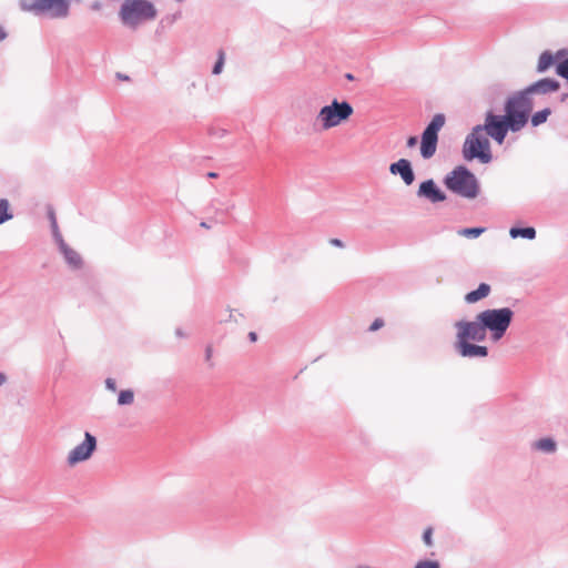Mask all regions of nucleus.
Instances as JSON below:
<instances>
[{
	"label": "nucleus",
	"instance_id": "nucleus-16",
	"mask_svg": "<svg viewBox=\"0 0 568 568\" xmlns=\"http://www.w3.org/2000/svg\"><path fill=\"white\" fill-rule=\"evenodd\" d=\"M509 234L514 239L521 236V237L532 240L536 236V231L534 227H525V229L513 227V229H510Z\"/></svg>",
	"mask_w": 568,
	"mask_h": 568
},
{
	"label": "nucleus",
	"instance_id": "nucleus-23",
	"mask_svg": "<svg viewBox=\"0 0 568 568\" xmlns=\"http://www.w3.org/2000/svg\"><path fill=\"white\" fill-rule=\"evenodd\" d=\"M224 60H225V53L223 50H220L219 51V59L213 68V73L214 74H219L222 72V68H223V64H224Z\"/></svg>",
	"mask_w": 568,
	"mask_h": 568
},
{
	"label": "nucleus",
	"instance_id": "nucleus-31",
	"mask_svg": "<svg viewBox=\"0 0 568 568\" xmlns=\"http://www.w3.org/2000/svg\"><path fill=\"white\" fill-rule=\"evenodd\" d=\"M248 338H250V341H251V342H253V343H254V342H256V341H257V335H256V333H255V332H251V333L248 334Z\"/></svg>",
	"mask_w": 568,
	"mask_h": 568
},
{
	"label": "nucleus",
	"instance_id": "nucleus-35",
	"mask_svg": "<svg viewBox=\"0 0 568 568\" xmlns=\"http://www.w3.org/2000/svg\"><path fill=\"white\" fill-rule=\"evenodd\" d=\"M52 223H53V225L55 226L57 221H55L54 216H52Z\"/></svg>",
	"mask_w": 568,
	"mask_h": 568
},
{
	"label": "nucleus",
	"instance_id": "nucleus-25",
	"mask_svg": "<svg viewBox=\"0 0 568 568\" xmlns=\"http://www.w3.org/2000/svg\"><path fill=\"white\" fill-rule=\"evenodd\" d=\"M432 536H433V529L430 527H428L427 529H425V531L423 534V540H424L425 545L428 547H430L433 545Z\"/></svg>",
	"mask_w": 568,
	"mask_h": 568
},
{
	"label": "nucleus",
	"instance_id": "nucleus-14",
	"mask_svg": "<svg viewBox=\"0 0 568 568\" xmlns=\"http://www.w3.org/2000/svg\"><path fill=\"white\" fill-rule=\"evenodd\" d=\"M568 54V51L565 49L558 50L556 54H552L550 51H545L540 54L538 59L537 70L539 72H544L549 69L556 60H559Z\"/></svg>",
	"mask_w": 568,
	"mask_h": 568
},
{
	"label": "nucleus",
	"instance_id": "nucleus-22",
	"mask_svg": "<svg viewBox=\"0 0 568 568\" xmlns=\"http://www.w3.org/2000/svg\"><path fill=\"white\" fill-rule=\"evenodd\" d=\"M134 400V393H120L118 397L119 405H131Z\"/></svg>",
	"mask_w": 568,
	"mask_h": 568
},
{
	"label": "nucleus",
	"instance_id": "nucleus-2",
	"mask_svg": "<svg viewBox=\"0 0 568 568\" xmlns=\"http://www.w3.org/2000/svg\"><path fill=\"white\" fill-rule=\"evenodd\" d=\"M559 89V82L554 79H541L536 83L529 85L527 89L516 92L510 95L504 105V110H508V105L514 103L515 109L524 114L523 128L528 123L530 113L534 108L531 95L534 93H548L555 92Z\"/></svg>",
	"mask_w": 568,
	"mask_h": 568
},
{
	"label": "nucleus",
	"instance_id": "nucleus-27",
	"mask_svg": "<svg viewBox=\"0 0 568 568\" xmlns=\"http://www.w3.org/2000/svg\"><path fill=\"white\" fill-rule=\"evenodd\" d=\"M212 356H213V348L212 346H207L205 351V361L209 363V365H213L212 363Z\"/></svg>",
	"mask_w": 568,
	"mask_h": 568
},
{
	"label": "nucleus",
	"instance_id": "nucleus-19",
	"mask_svg": "<svg viewBox=\"0 0 568 568\" xmlns=\"http://www.w3.org/2000/svg\"><path fill=\"white\" fill-rule=\"evenodd\" d=\"M12 219V214L9 212V202L4 199H0V224Z\"/></svg>",
	"mask_w": 568,
	"mask_h": 568
},
{
	"label": "nucleus",
	"instance_id": "nucleus-13",
	"mask_svg": "<svg viewBox=\"0 0 568 568\" xmlns=\"http://www.w3.org/2000/svg\"><path fill=\"white\" fill-rule=\"evenodd\" d=\"M418 195L427 197L434 203L442 202L446 199L445 194L437 189L433 180L425 181L419 185Z\"/></svg>",
	"mask_w": 568,
	"mask_h": 568
},
{
	"label": "nucleus",
	"instance_id": "nucleus-15",
	"mask_svg": "<svg viewBox=\"0 0 568 568\" xmlns=\"http://www.w3.org/2000/svg\"><path fill=\"white\" fill-rule=\"evenodd\" d=\"M490 293V286L486 283H481L477 290L471 291L465 295V301L468 304L476 303L485 297H487Z\"/></svg>",
	"mask_w": 568,
	"mask_h": 568
},
{
	"label": "nucleus",
	"instance_id": "nucleus-26",
	"mask_svg": "<svg viewBox=\"0 0 568 568\" xmlns=\"http://www.w3.org/2000/svg\"><path fill=\"white\" fill-rule=\"evenodd\" d=\"M384 321L382 318H376L372 325L369 326L371 332H375L384 326Z\"/></svg>",
	"mask_w": 568,
	"mask_h": 568
},
{
	"label": "nucleus",
	"instance_id": "nucleus-1",
	"mask_svg": "<svg viewBox=\"0 0 568 568\" xmlns=\"http://www.w3.org/2000/svg\"><path fill=\"white\" fill-rule=\"evenodd\" d=\"M514 105L510 103L508 110H504V115L487 112L484 124L473 129L463 146V155L467 161L478 159L481 163H489L493 155L488 136L497 144H503L508 131L518 132L524 129V114Z\"/></svg>",
	"mask_w": 568,
	"mask_h": 568
},
{
	"label": "nucleus",
	"instance_id": "nucleus-12",
	"mask_svg": "<svg viewBox=\"0 0 568 568\" xmlns=\"http://www.w3.org/2000/svg\"><path fill=\"white\" fill-rule=\"evenodd\" d=\"M389 171L392 174H399L405 182V184L410 185L414 182V172L412 170L410 163L406 159H400L395 163H392L389 166Z\"/></svg>",
	"mask_w": 568,
	"mask_h": 568
},
{
	"label": "nucleus",
	"instance_id": "nucleus-11",
	"mask_svg": "<svg viewBox=\"0 0 568 568\" xmlns=\"http://www.w3.org/2000/svg\"><path fill=\"white\" fill-rule=\"evenodd\" d=\"M470 341H456L455 348L463 357H486L488 349L486 346L470 344Z\"/></svg>",
	"mask_w": 568,
	"mask_h": 568
},
{
	"label": "nucleus",
	"instance_id": "nucleus-10",
	"mask_svg": "<svg viewBox=\"0 0 568 568\" xmlns=\"http://www.w3.org/2000/svg\"><path fill=\"white\" fill-rule=\"evenodd\" d=\"M97 448V439L90 433L84 434V440L80 445L75 446L68 454V464L74 466L81 462L89 459L92 453Z\"/></svg>",
	"mask_w": 568,
	"mask_h": 568
},
{
	"label": "nucleus",
	"instance_id": "nucleus-4",
	"mask_svg": "<svg viewBox=\"0 0 568 568\" xmlns=\"http://www.w3.org/2000/svg\"><path fill=\"white\" fill-rule=\"evenodd\" d=\"M353 113L354 109L348 102H338L337 100H333L331 104L325 105L320 110L316 120L320 123L321 129L327 131L332 128L338 126L343 122H346Z\"/></svg>",
	"mask_w": 568,
	"mask_h": 568
},
{
	"label": "nucleus",
	"instance_id": "nucleus-33",
	"mask_svg": "<svg viewBox=\"0 0 568 568\" xmlns=\"http://www.w3.org/2000/svg\"><path fill=\"white\" fill-rule=\"evenodd\" d=\"M4 382H6V376L0 373V386H2Z\"/></svg>",
	"mask_w": 568,
	"mask_h": 568
},
{
	"label": "nucleus",
	"instance_id": "nucleus-30",
	"mask_svg": "<svg viewBox=\"0 0 568 568\" xmlns=\"http://www.w3.org/2000/svg\"><path fill=\"white\" fill-rule=\"evenodd\" d=\"M329 243H331L332 245H334V246H337V247H343V246H344L343 242H342L341 240H338V239H332V240L329 241Z\"/></svg>",
	"mask_w": 568,
	"mask_h": 568
},
{
	"label": "nucleus",
	"instance_id": "nucleus-28",
	"mask_svg": "<svg viewBox=\"0 0 568 568\" xmlns=\"http://www.w3.org/2000/svg\"><path fill=\"white\" fill-rule=\"evenodd\" d=\"M105 385H106V388L109 390H114L115 389V381L113 378H108L105 381Z\"/></svg>",
	"mask_w": 568,
	"mask_h": 568
},
{
	"label": "nucleus",
	"instance_id": "nucleus-8",
	"mask_svg": "<svg viewBox=\"0 0 568 568\" xmlns=\"http://www.w3.org/2000/svg\"><path fill=\"white\" fill-rule=\"evenodd\" d=\"M445 124L444 114H436L422 135L420 153L425 159L432 158L437 148L438 132Z\"/></svg>",
	"mask_w": 568,
	"mask_h": 568
},
{
	"label": "nucleus",
	"instance_id": "nucleus-5",
	"mask_svg": "<svg viewBox=\"0 0 568 568\" xmlns=\"http://www.w3.org/2000/svg\"><path fill=\"white\" fill-rule=\"evenodd\" d=\"M514 312L508 308H495L480 312L476 318L481 321L485 329H489L495 341L500 339L509 327Z\"/></svg>",
	"mask_w": 568,
	"mask_h": 568
},
{
	"label": "nucleus",
	"instance_id": "nucleus-3",
	"mask_svg": "<svg viewBox=\"0 0 568 568\" xmlns=\"http://www.w3.org/2000/svg\"><path fill=\"white\" fill-rule=\"evenodd\" d=\"M158 10L149 0H125L119 11L122 23L135 29L156 18Z\"/></svg>",
	"mask_w": 568,
	"mask_h": 568
},
{
	"label": "nucleus",
	"instance_id": "nucleus-6",
	"mask_svg": "<svg viewBox=\"0 0 568 568\" xmlns=\"http://www.w3.org/2000/svg\"><path fill=\"white\" fill-rule=\"evenodd\" d=\"M445 183L450 191L468 199L476 197L479 191L475 175L464 166L454 170Z\"/></svg>",
	"mask_w": 568,
	"mask_h": 568
},
{
	"label": "nucleus",
	"instance_id": "nucleus-20",
	"mask_svg": "<svg viewBox=\"0 0 568 568\" xmlns=\"http://www.w3.org/2000/svg\"><path fill=\"white\" fill-rule=\"evenodd\" d=\"M63 253H64V256H65L67 261L71 265L79 266L81 264L80 255L77 252H74L73 250H71V248H63Z\"/></svg>",
	"mask_w": 568,
	"mask_h": 568
},
{
	"label": "nucleus",
	"instance_id": "nucleus-17",
	"mask_svg": "<svg viewBox=\"0 0 568 568\" xmlns=\"http://www.w3.org/2000/svg\"><path fill=\"white\" fill-rule=\"evenodd\" d=\"M535 448L542 452L552 453L556 449V443L551 438H542L535 443Z\"/></svg>",
	"mask_w": 568,
	"mask_h": 568
},
{
	"label": "nucleus",
	"instance_id": "nucleus-18",
	"mask_svg": "<svg viewBox=\"0 0 568 568\" xmlns=\"http://www.w3.org/2000/svg\"><path fill=\"white\" fill-rule=\"evenodd\" d=\"M551 111L550 109L546 108L541 111H538L536 112L532 116H531V124L534 126H538L542 123H545L548 119V116L550 115Z\"/></svg>",
	"mask_w": 568,
	"mask_h": 568
},
{
	"label": "nucleus",
	"instance_id": "nucleus-29",
	"mask_svg": "<svg viewBox=\"0 0 568 568\" xmlns=\"http://www.w3.org/2000/svg\"><path fill=\"white\" fill-rule=\"evenodd\" d=\"M417 144V138L416 136H409L407 139V146L414 148Z\"/></svg>",
	"mask_w": 568,
	"mask_h": 568
},
{
	"label": "nucleus",
	"instance_id": "nucleus-21",
	"mask_svg": "<svg viewBox=\"0 0 568 568\" xmlns=\"http://www.w3.org/2000/svg\"><path fill=\"white\" fill-rule=\"evenodd\" d=\"M485 232L484 227H469V229H462L458 231V234L460 236L465 237H478Z\"/></svg>",
	"mask_w": 568,
	"mask_h": 568
},
{
	"label": "nucleus",
	"instance_id": "nucleus-34",
	"mask_svg": "<svg viewBox=\"0 0 568 568\" xmlns=\"http://www.w3.org/2000/svg\"><path fill=\"white\" fill-rule=\"evenodd\" d=\"M209 176H210V178H216V173L211 172V173H209Z\"/></svg>",
	"mask_w": 568,
	"mask_h": 568
},
{
	"label": "nucleus",
	"instance_id": "nucleus-24",
	"mask_svg": "<svg viewBox=\"0 0 568 568\" xmlns=\"http://www.w3.org/2000/svg\"><path fill=\"white\" fill-rule=\"evenodd\" d=\"M414 568H440V564L436 560H420Z\"/></svg>",
	"mask_w": 568,
	"mask_h": 568
},
{
	"label": "nucleus",
	"instance_id": "nucleus-32",
	"mask_svg": "<svg viewBox=\"0 0 568 568\" xmlns=\"http://www.w3.org/2000/svg\"><path fill=\"white\" fill-rule=\"evenodd\" d=\"M116 77H118V79L123 80V81H128L129 80L128 75H123L121 73H118Z\"/></svg>",
	"mask_w": 568,
	"mask_h": 568
},
{
	"label": "nucleus",
	"instance_id": "nucleus-9",
	"mask_svg": "<svg viewBox=\"0 0 568 568\" xmlns=\"http://www.w3.org/2000/svg\"><path fill=\"white\" fill-rule=\"evenodd\" d=\"M457 335L456 341H475L483 342L486 338V329L481 321L467 322L460 321L456 323Z\"/></svg>",
	"mask_w": 568,
	"mask_h": 568
},
{
	"label": "nucleus",
	"instance_id": "nucleus-7",
	"mask_svg": "<svg viewBox=\"0 0 568 568\" xmlns=\"http://www.w3.org/2000/svg\"><path fill=\"white\" fill-rule=\"evenodd\" d=\"M21 8L26 11L48 13L51 18H65L69 14L68 0H20Z\"/></svg>",
	"mask_w": 568,
	"mask_h": 568
}]
</instances>
